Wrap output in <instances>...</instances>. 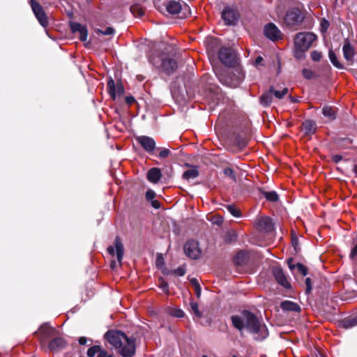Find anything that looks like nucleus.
Returning <instances> with one entry per match:
<instances>
[{"mask_svg": "<svg viewBox=\"0 0 357 357\" xmlns=\"http://www.w3.org/2000/svg\"><path fill=\"white\" fill-rule=\"evenodd\" d=\"M231 320L235 328L240 332L246 329L255 335L256 340H264L268 335L266 326L261 323L254 313L248 310H243L239 314L231 316Z\"/></svg>", "mask_w": 357, "mask_h": 357, "instance_id": "f257e3e1", "label": "nucleus"}, {"mask_svg": "<svg viewBox=\"0 0 357 357\" xmlns=\"http://www.w3.org/2000/svg\"><path fill=\"white\" fill-rule=\"evenodd\" d=\"M105 337L122 357H133L135 354V339L128 337L119 331H109Z\"/></svg>", "mask_w": 357, "mask_h": 357, "instance_id": "f03ea898", "label": "nucleus"}, {"mask_svg": "<svg viewBox=\"0 0 357 357\" xmlns=\"http://www.w3.org/2000/svg\"><path fill=\"white\" fill-rule=\"evenodd\" d=\"M149 61L157 69L167 75L172 74L177 68V63L173 58L165 54L151 55Z\"/></svg>", "mask_w": 357, "mask_h": 357, "instance_id": "7ed1b4c3", "label": "nucleus"}, {"mask_svg": "<svg viewBox=\"0 0 357 357\" xmlns=\"http://www.w3.org/2000/svg\"><path fill=\"white\" fill-rule=\"evenodd\" d=\"M316 38V35L312 33H298L296 35L294 39V47L307 50Z\"/></svg>", "mask_w": 357, "mask_h": 357, "instance_id": "20e7f679", "label": "nucleus"}, {"mask_svg": "<svg viewBox=\"0 0 357 357\" xmlns=\"http://www.w3.org/2000/svg\"><path fill=\"white\" fill-rule=\"evenodd\" d=\"M220 61L225 66L231 67L236 63L235 52L230 48L222 47L218 52Z\"/></svg>", "mask_w": 357, "mask_h": 357, "instance_id": "39448f33", "label": "nucleus"}, {"mask_svg": "<svg viewBox=\"0 0 357 357\" xmlns=\"http://www.w3.org/2000/svg\"><path fill=\"white\" fill-rule=\"evenodd\" d=\"M30 3L32 10L39 23L43 27H46L48 25V20L43 7L35 0H31Z\"/></svg>", "mask_w": 357, "mask_h": 357, "instance_id": "423d86ee", "label": "nucleus"}, {"mask_svg": "<svg viewBox=\"0 0 357 357\" xmlns=\"http://www.w3.org/2000/svg\"><path fill=\"white\" fill-rule=\"evenodd\" d=\"M107 251L110 255L116 256L117 263L119 266H121L124 254V249L123 243H121L119 237H116L114 240V247L109 246L107 248Z\"/></svg>", "mask_w": 357, "mask_h": 357, "instance_id": "0eeeda50", "label": "nucleus"}, {"mask_svg": "<svg viewBox=\"0 0 357 357\" xmlns=\"http://www.w3.org/2000/svg\"><path fill=\"white\" fill-rule=\"evenodd\" d=\"M302 13L298 9H293L287 13L284 17V22L289 26H292L300 22L303 20Z\"/></svg>", "mask_w": 357, "mask_h": 357, "instance_id": "6e6552de", "label": "nucleus"}, {"mask_svg": "<svg viewBox=\"0 0 357 357\" xmlns=\"http://www.w3.org/2000/svg\"><path fill=\"white\" fill-rule=\"evenodd\" d=\"M136 141L149 153H151L156 148L155 140L149 136L142 135L136 137Z\"/></svg>", "mask_w": 357, "mask_h": 357, "instance_id": "1a4fd4ad", "label": "nucleus"}, {"mask_svg": "<svg viewBox=\"0 0 357 357\" xmlns=\"http://www.w3.org/2000/svg\"><path fill=\"white\" fill-rule=\"evenodd\" d=\"M184 252L190 258L197 259L200 255L198 242L194 240L188 241L185 244Z\"/></svg>", "mask_w": 357, "mask_h": 357, "instance_id": "9d476101", "label": "nucleus"}, {"mask_svg": "<svg viewBox=\"0 0 357 357\" xmlns=\"http://www.w3.org/2000/svg\"><path fill=\"white\" fill-rule=\"evenodd\" d=\"M108 92L113 100H115L116 96H121L124 93V89L121 83H115L114 79L110 77L107 82Z\"/></svg>", "mask_w": 357, "mask_h": 357, "instance_id": "9b49d317", "label": "nucleus"}, {"mask_svg": "<svg viewBox=\"0 0 357 357\" xmlns=\"http://www.w3.org/2000/svg\"><path fill=\"white\" fill-rule=\"evenodd\" d=\"M257 228L264 232H271L274 230V225L268 217H261L256 220Z\"/></svg>", "mask_w": 357, "mask_h": 357, "instance_id": "f8f14e48", "label": "nucleus"}, {"mask_svg": "<svg viewBox=\"0 0 357 357\" xmlns=\"http://www.w3.org/2000/svg\"><path fill=\"white\" fill-rule=\"evenodd\" d=\"M272 272L275 279L282 287L285 289L291 288V284L288 281L286 275L284 273L283 270L280 267H273Z\"/></svg>", "mask_w": 357, "mask_h": 357, "instance_id": "ddd939ff", "label": "nucleus"}, {"mask_svg": "<svg viewBox=\"0 0 357 357\" xmlns=\"http://www.w3.org/2000/svg\"><path fill=\"white\" fill-rule=\"evenodd\" d=\"M70 29L73 33H78L79 38L81 41H86L88 37V30L85 25H82L78 22H73L70 24Z\"/></svg>", "mask_w": 357, "mask_h": 357, "instance_id": "4468645a", "label": "nucleus"}, {"mask_svg": "<svg viewBox=\"0 0 357 357\" xmlns=\"http://www.w3.org/2000/svg\"><path fill=\"white\" fill-rule=\"evenodd\" d=\"M222 18L225 24L232 25L238 21V15L234 10L230 8H225L222 12Z\"/></svg>", "mask_w": 357, "mask_h": 357, "instance_id": "2eb2a0df", "label": "nucleus"}, {"mask_svg": "<svg viewBox=\"0 0 357 357\" xmlns=\"http://www.w3.org/2000/svg\"><path fill=\"white\" fill-rule=\"evenodd\" d=\"M265 36L272 40H275L280 37V31L273 23H269L264 27Z\"/></svg>", "mask_w": 357, "mask_h": 357, "instance_id": "dca6fc26", "label": "nucleus"}, {"mask_svg": "<svg viewBox=\"0 0 357 357\" xmlns=\"http://www.w3.org/2000/svg\"><path fill=\"white\" fill-rule=\"evenodd\" d=\"M342 52L344 58L348 61H353L354 57L355 56V49L354 47L351 45L349 40H345L343 47H342Z\"/></svg>", "mask_w": 357, "mask_h": 357, "instance_id": "f3484780", "label": "nucleus"}, {"mask_svg": "<svg viewBox=\"0 0 357 357\" xmlns=\"http://www.w3.org/2000/svg\"><path fill=\"white\" fill-rule=\"evenodd\" d=\"M167 11L171 15L178 14L181 10V4L179 1L171 0L166 3Z\"/></svg>", "mask_w": 357, "mask_h": 357, "instance_id": "a211bd4d", "label": "nucleus"}, {"mask_svg": "<svg viewBox=\"0 0 357 357\" xmlns=\"http://www.w3.org/2000/svg\"><path fill=\"white\" fill-rule=\"evenodd\" d=\"M249 259V253L245 250H240L234 257V263L236 266H243Z\"/></svg>", "mask_w": 357, "mask_h": 357, "instance_id": "6ab92c4d", "label": "nucleus"}, {"mask_svg": "<svg viewBox=\"0 0 357 357\" xmlns=\"http://www.w3.org/2000/svg\"><path fill=\"white\" fill-rule=\"evenodd\" d=\"M162 173L159 168L153 167L147 173V179L149 182L157 183L161 179Z\"/></svg>", "mask_w": 357, "mask_h": 357, "instance_id": "aec40b11", "label": "nucleus"}, {"mask_svg": "<svg viewBox=\"0 0 357 357\" xmlns=\"http://www.w3.org/2000/svg\"><path fill=\"white\" fill-rule=\"evenodd\" d=\"M66 345V341L61 337L53 339L49 344V349L51 351H56L63 349Z\"/></svg>", "mask_w": 357, "mask_h": 357, "instance_id": "412c9836", "label": "nucleus"}, {"mask_svg": "<svg viewBox=\"0 0 357 357\" xmlns=\"http://www.w3.org/2000/svg\"><path fill=\"white\" fill-rule=\"evenodd\" d=\"M280 307L284 311L299 312L301 307L296 303L291 301H284L281 303Z\"/></svg>", "mask_w": 357, "mask_h": 357, "instance_id": "4be33fe9", "label": "nucleus"}, {"mask_svg": "<svg viewBox=\"0 0 357 357\" xmlns=\"http://www.w3.org/2000/svg\"><path fill=\"white\" fill-rule=\"evenodd\" d=\"M316 123L311 120L305 121L301 126V129L305 135H312L316 130Z\"/></svg>", "mask_w": 357, "mask_h": 357, "instance_id": "5701e85b", "label": "nucleus"}, {"mask_svg": "<svg viewBox=\"0 0 357 357\" xmlns=\"http://www.w3.org/2000/svg\"><path fill=\"white\" fill-rule=\"evenodd\" d=\"M273 87L271 86L268 92L264 93L261 96L260 102L263 106L267 107L271 104L273 100Z\"/></svg>", "mask_w": 357, "mask_h": 357, "instance_id": "b1692460", "label": "nucleus"}, {"mask_svg": "<svg viewBox=\"0 0 357 357\" xmlns=\"http://www.w3.org/2000/svg\"><path fill=\"white\" fill-rule=\"evenodd\" d=\"M39 331L44 338L52 335L55 331L54 328L50 326L48 323L43 324L39 328Z\"/></svg>", "mask_w": 357, "mask_h": 357, "instance_id": "393cba45", "label": "nucleus"}, {"mask_svg": "<svg viewBox=\"0 0 357 357\" xmlns=\"http://www.w3.org/2000/svg\"><path fill=\"white\" fill-rule=\"evenodd\" d=\"M218 79L222 84L232 88L236 87L241 83V80L238 78H236L234 80H229L228 77H224L222 75H218Z\"/></svg>", "mask_w": 357, "mask_h": 357, "instance_id": "a878e982", "label": "nucleus"}, {"mask_svg": "<svg viewBox=\"0 0 357 357\" xmlns=\"http://www.w3.org/2000/svg\"><path fill=\"white\" fill-rule=\"evenodd\" d=\"M199 175V172L196 167H192L187 171L184 172L183 174V178L189 180L193 179L197 177Z\"/></svg>", "mask_w": 357, "mask_h": 357, "instance_id": "bb28decb", "label": "nucleus"}, {"mask_svg": "<svg viewBox=\"0 0 357 357\" xmlns=\"http://www.w3.org/2000/svg\"><path fill=\"white\" fill-rule=\"evenodd\" d=\"M322 114L325 117L328 118L330 120H333L336 117L335 109L329 106H325L323 107Z\"/></svg>", "mask_w": 357, "mask_h": 357, "instance_id": "cd10ccee", "label": "nucleus"}, {"mask_svg": "<svg viewBox=\"0 0 357 357\" xmlns=\"http://www.w3.org/2000/svg\"><path fill=\"white\" fill-rule=\"evenodd\" d=\"M328 57H329V59H330L331 62L333 63V65L335 68H337L338 69H343L344 68L343 65L338 61L335 52L332 50H330L329 52H328Z\"/></svg>", "mask_w": 357, "mask_h": 357, "instance_id": "c85d7f7f", "label": "nucleus"}, {"mask_svg": "<svg viewBox=\"0 0 357 357\" xmlns=\"http://www.w3.org/2000/svg\"><path fill=\"white\" fill-rule=\"evenodd\" d=\"M167 312L170 316L177 318H182L185 315L184 312L178 307H169Z\"/></svg>", "mask_w": 357, "mask_h": 357, "instance_id": "c756f323", "label": "nucleus"}, {"mask_svg": "<svg viewBox=\"0 0 357 357\" xmlns=\"http://www.w3.org/2000/svg\"><path fill=\"white\" fill-rule=\"evenodd\" d=\"M356 326H357V316L352 318H348L342 321V326L346 329Z\"/></svg>", "mask_w": 357, "mask_h": 357, "instance_id": "7c9ffc66", "label": "nucleus"}, {"mask_svg": "<svg viewBox=\"0 0 357 357\" xmlns=\"http://www.w3.org/2000/svg\"><path fill=\"white\" fill-rule=\"evenodd\" d=\"M264 197L270 202H276L278 199V195L275 191L264 192Z\"/></svg>", "mask_w": 357, "mask_h": 357, "instance_id": "2f4dec72", "label": "nucleus"}, {"mask_svg": "<svg viewBox=\"0 0 357 357\" xmlns=\"http://www.w3.org/2000/svg\"><path fill=\"white\" fill-rule=\"evenodd\" d=\"M226 208L234 217L240 218L241 216V211L234 205H227Z\"/></svg>", "mask_w": 357, "mask_h": 357, "instance_id": "473e14b6", "label": "nucleus"}, {"mask_svg": "<svg viewBox=\"0 0 357 357\" xmlns=\"http://www.w3.org/2000/svg\"><path fill=\"white\" fill-rule=\"evenodd\" d=\"M289 92V89L287 88H284L282 91L275 90L273 89V94L278 99H282L284 96H286Z\"/></svg>", "mask_w": 357, "mask_h": 357, "instance_id": "72a5a7b5", "label": "nucleus"}, {"mask_svg": "<svg viewBox=\"0 0 357 357\" xmlns=\"http://www.w3.org/2000/svg\"><path fill=\"white\" fill-rule=\"evenodd\" d=\"M190 306L191 310L193 312V313L195 314L196 317L197 318H201L202 317V313L199 310L197 303L194 302V301H191L190 303Z\"/></svg>", "mask_w": 357, "mask_h": 357, "instance_id": "f704fd0d", "label": "nucleus"}, {"mask_svg": "<svg viewBox=\"0 0 357 357\" xmlns=\"http://www.w3.org/2000/svg\"><path fill=\"white\" fill-rule=\"evenodd\" d=\"M100 346L95 345L90 347L87 351V356L89 357H94L96 355L98 356V351H100Z\"/></svg>", "mask_w": 357, "mask_h": 357, "instance_id": "c9c22d12", "label": "nucleus"}, {"mask_svg": "<svg viewBox=\"0 0 357 357\" xmlns=\"http://www.w3.org/2000/svg\"><path fill=\"white\" fill-rule=\"evenodd\" d=\"M306 51H307L306 50L296 48L294 47V56L297 59H303L305 57V52Z\"/></svg>", "mask_w": 357, "mask_h": 357, "instance_id": "e433bc0d", "label": "nucleus"}, {"mask_svg": "<svg viewBox=\"0 0 357 357\" xmlns=\"http://www.w3.org/2000/svg\"><path fill=\"white\" fill-rule=\"evenodd\" d=\"M223 172H224V174L226 176H229L233 181H236V175H235L234 172L233 171V169H231L229 167H227V168L224 169Z\"/></svg>", "mask_w": 357, "mask_h": 357, "instance_id": "4c0bfd02", "label": "nucleus"}, {"mask_svg": "<svg viewBox=\"0 0 357 357\" xmlns=\"http://www.w3.org/2000/svg\"><path fill=\"white\" fill-rule=\"evenodd\" d=\"M302 73L303 77L307 79H311L314 77V73L310 69L304 68Z\"/></svg>", "mask_w": 357, "mask_h": 357, "instance_id": "58836bf2", "label": "nucleus"}, {"mask_svg": "<svg viewBox=\"0 0 357 357\" xmlns=\"http://www.w3.org/2000/svg\"><path fill=\"white\" fill-rule=\"evenodd\" d=\"M296 268L298 271L301 273L303 276H305L307 274V268L300 263L296 264Z\"/></svg>", "mask_w": 357, "mask_h": 357, "instance_id": "ea45409f", "label": "nucleus"}, {"mask_svg": "<svg viewBox=\"0 0 357 357\" xmlns=\"http://www.w3.org/2000/svg\"><path fill=\"white\" fill-rule=\"evenodd\" d=\"M311 59L314 61H319L321 58V52L317 51V50H314V51H312L311 52Z\"/></svg>", "mask_w": 357, "mask_h": 357, "instance_id": "a19ab883", "label": "nucleus"}, {"mask_svg": "<svg viewBox=\"0 0 357 357\" xmlns=\"http://www.w3.org/2000/svg\"><path fill=\"white\" fill-rule=\"evenodd\" d=\"M98 32L102 35L109 36L114 33V29L112 27H107L105 30H98Z\"/></svg>", "mask_w": 357, "mask_h": 357, "instance_id": "79ce46f5", "label": "nucleus"}, {"mask_svg": "<svg viewBox=\"0 0 357 357\" xmlns=\"http://www.w3.org/2000/svg\"><path fill=\"white\" fill-rule=\"evenodd\" d=\"M170 155V151L167 149H162L159 153L160 158H166Z\"/></svg>", "mask_w": 357, "mask_h": 357, "instance_id": "37998d69", "label": "nucleus"}, {"mask_svg": "<svg viewBox=\"0 0 357 357\" xmlns=\"http://www.w3.org/2000/svg\"><path fill=\"white\" fill-rule=\"evenodd\" d=\"M173 273L178 276H183L185 273V269L183 266H180L173 271Z\"/></svg>", "mask_w": 357, "mask_h": 357, "instance_id": "c03bdc74", "label": "nucleus"}, {"mask_svg": "<svg viewBox=\"0 0 357 357\" xmlns=\"http://www.w3.org/2000/svg\"><path fill=\"white\" fill-rule=\"evenodd\" d=\"M97 357H112L111 354H109L107 351L102 349L101 347H100V351H98Z\"/></svg>", "mask_w": 357, "mask_h": 357, "instance_id": "a18cd8bd", "label": "nucleus"}, {"mask_svg": "<svg viewBox=\"0 0 357 357\" xmlns=\"http://www.w3.org/2000/svg\"><path fill=\"white\" fill-rule=\"evenodd\" d=\"M328 26H329L328 22L326 20L323 19L321 22V31H326L328 29Z\"/></svg>", "mask_w": 357, "mask_h": 357, "instance_id": "49530a36", "label": "nucleus"}, {"mask_svg": "<svg viewBox=\"0 0 357 357\" xmlns=\"http://www.w3.org/2000/svg\"><path fill=\"white\" fill-rule=\"evenodd\" d=\"M306 293L308 294L312 289V282L310 278L305 279Z\"/></svg>", "mask_w": 357, "mask_h": 357, "instance_id": "de8ad7c7", "label": "nucleus"}, {"mask_svg": "<svg viewBox=\"0 0 357 357\" xmlns=\"http://www.w3.org/2000/svg\"><path fill=\"white\" fill-rule=\"evenodd\" d=\"M155 192L152 190H149L146 192V197L148 200H151L155 197Z\"/></svg>", "mask_w": 357, "mask_h": 357, "instance_id": "09e8293b", "label": "nucleus"}, {"mask_svg": "<svg viewBox=\"0 0 357 357\" xmlns=\"http://www.w3.org/2000/svg\"><path fill=\"white\" fill-rule=\"evenodd\" d=\"M160 288L162 289L164 292L168 293L169 288L167 282H165L164 280H162L160 283Z\"/></svg>", "mask_w": 357, "mask_h": 357, "instance_id": "8fccbe9b", "label": "nucleus"}, {"mask_svg": "<svg viewBox=\"0 0 357 357\" xmlns=\"http://www.w3.org/2000/svg\"><path fill=\"white\" fill-rule=\"evenodd\" d=\"M350 257L352 259H355L356 258H357V245H355L351 250V252L350 253Z\"/></svg>", "mask_w": 357, "mask_h": 357, "instance_id": "3c124183", "label": "nucleus"}, {"mask_svg": "<svg viewBox=\"0 0 357 357\" xmlns=\"http://www.w3.org/2000/svg\"><path fill=\"white\" fill-rule=\"evenodd\" d=\"M293 261L294 260L291 258L289 259L287 261L288 266L291 271L296 268V264H294Z\"/></svg>", "mask_w": 357, "mask_h": 357, "instance_id": "603ef678", "label": "nucleus"}, {"mask_svg": "<svg viewBox=\"0 0 357 357\" xmlns=\"http://www.w3.org/2000/svg\"><path fill=\"white\" fill-rule=\"evenodd\" d=\"M263 61V58L261 56H259L256 58L255 61V66H259L261 65V63Z\"/></svg>", "mask_w": 357, "mask_h": 357, "instance_id": "864d4df0", "label": "nucleus"}, {"mask_svg": "<svg viewBox=\"0 0 357 357\" xmlns=\"http://www.w3.org/2000/svg\"><path fill=\"white\" fill-rule=\"evenodd\" d=\"M135 101L134 97L132 96H127L126 98V102L128 104V105H132V103H134Z\"/></svg>", "mask_w": 357, "mask_h": 357, "instance_id": "5fc2aeb1", "label": "nucleus"}, {"mask_svg": "<svg viewBox=\"0 0 357 357\" xmlns=\"http://www.w3.org/2000/svg\"><path fill=\"white\" fill-rule=\"evenodd\" d=\"M190 282L194 286L195 288H196L197 287L200 286L197 279H196V278H191V279H190Z\"/></svg>", "mask_w": 357, "mask_h": 357, "instance_id": "6e6d98bb", "label": "nucleus"}, {"mask_svg": "<svg viewBox=\"0 0 357 357\" xmlns=\"http://www.w3.org/2000/svg\"><path fill=\"white\" fill-rule=\"evenodd\" d=\"M87 342V339L85 337H81L79 339V343L81 345H84Z\"/></svg>", "mask_w": 357, "mask_h": 357, "instance_id": "4d7b16f0", "label": "nucleus"}, {"mask_svg": "<svg viewBox=\"0 0 357 357\" xmlns=\"http://www.w3.org/2000/svg\"><path fill=\"white\" fill-rule=\"evenodd\" d=\"M195 291L196 296L199 298L201 296V287H197L196 288H195Z\"/></svg>", "mask_w": 357, "mask_h": 357, "instance_id": "13d9d810", "label": "nucleus"}, {"mask_svg": "<svg viewBox=\"0 0 357 357\" xmlns=\"http://www.w3.org/2000/svg\"><path fill=\"white\" fill-rule=\"evenodd\" d=\"M342 157L341 155H337L333 157V160L335 162H338L342 160Z\"/></svg>", "mask_w": 357, "mask_h": 357, "instance_id": "bf43d9fd", "label": "nucleus"}, {"mask_svg": "<svg viewBox=\"0 0 357 357\" xmlns=\"http://www.w3.org/2000/svg\"><path fill=\"white\" fill-rule=\"evenodd\" d=\"M214 222L218 225H220L223 222V219L222 217H220Z\"/></svg>", "mask_w": 357, "mask_h": 357, "instance_id": "052dcab7", "label": "nucleus"}, {"mask_svg": "<svg viewBox=\"0 0 357 357\" xmlns=\"http://www.w3.org/2000/svg\"><path fill=\"white\" fill-rule=\"evenodd\" d=\"M152 206L155 208H160V203L158 201H153L152 202Z\"/></svg>", "mask_w": 357, "mask_h": 357, "instance_id": "680f3d73", "label": "nucleus"}, {"mask_svg": "<svg viewBox=\"0 0 357 357\" xmlns=\"http://www.w3.org/2000/svg\"><path fill=\"white\" fill-rule=\"evenodd\" d=\"M110 266H111V268H112V269H114V268L116 267V266H117V263H116V261H114V260H112V261H111V265H110Z\"/></svg>", "mask_w": 357, "mask_h": 357, "instance_id": "e2e57ef3", "label": "nucleus"}, {"mask_svg": "<svg viewBox=\"0 0 357 357\" xmlns=\"http://www.w3.org/2000/svg\"><path fill=\"white\" fill-rule=\"evenodd\" d=\"M293 245L294 246L295 250H296V246L298 245V240L297 239H293L292 241Z\"/></svg>", "mask_w": 357, "mask_h": 357, "instance_id": "0e129e2a", "label": "nucleus"}, {"mask_svg": "<svg viewBox=\"0 0 357 357\" xmlns=\"http://www.w3.org/2000/svg\"><path fill=\"white\" fill-rule=\"evenodd\" d=\"M289 99L292 102H297L298 101V99L292 96H289Z\"/></svg>", "mask_w": 357, "mask_h": 357, "instance_id": "69168bd1", "label": "nucleus"}, {"mask_svg": "<svg viewBox=\"0 0 357 357\" xmlns=\"http://www.w3.org/2000/svg\"><path fill=\"white\" fill-rule=\"evenodd\" d=\"M137 9V6L130 7V11L134 13L135 10Z\"/></svg>", "mask_w": 357, "mask_h": 357, "instance_id": "338daca9", "label": "nucleus"}, {"mask_svg": "<svg viewBox=\"0 0 357 357\" xmlns=\"http://www.w3.org/2000/svg\"><path fill=\"white\" fill-rule=\"evenodd\" d=\"M160 262H161V263L162 262V259H160V258H158V259H157V264H159V263H160Z\"/></svg>", "mask_w": 357, "mask_h": 357, "instance_id": "774afa93", "label": "nucleus"}]
</instances>
